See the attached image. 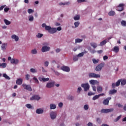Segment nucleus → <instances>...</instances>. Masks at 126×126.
Segmentation results:
<instances>
[{
  "label": "nucleus",
  "instance_id": "nucleus-16",
  "mask_svg": "<svg viewBox=\"0 0 126 126\" xmlns=\"http://www.w3.org/2000/svg\"><path fill=\"white\" fill-rule=\"evenodd\" d=\"M90 83L92 84V85H95V84H99V82L97 80H91L90 81Z\"/></svg>",
  "mask_w": 126,
  "mask_h": 126
},
{
  "label": "nucleus",
  "instance_id": "nucleus-18",
  "mask_svg": "<svg viewBox=\"0 0 126 126\" xmlns=\"http://www.w3.org/2000/svg\"><path fill=\"white\" fill-rule=\"evenodd\" d=\"M96 89L98 93H101L103 91V88L101 86H97Z\"/></svg>",
  "mask_w": 126,
  "mask_h": 126
},
{
  "label": "nucleus",
  "instance_id": "nucleus-64",
  "mask_svg": "<svg viewBox=\"0 0 126 126\" xmlns=\"http://www.w3.org/2000/svg\"><path fill=\"white\" fill-rule=\"evenodd\" d=\"M88 126H93V124L91 122H89L88 124Z\"/></svg>",
  "mask_w": 126,
  "mask_h": 126
},
{
  "label": "nucleus",
  "instance_id": "nucleus-34",
  "mask_svg": "<svg viewBox=\"0 0 126 126\" xmlns=\"http://www.w3.org/2000/svg\"><path fill=\"white\" fill-rule=\"evenodd\" d=\"M106 43H107V41L103 40L100 42L99 46H104V45H105V44H106Z\"/></svg>",
  "mask_w": 126,
  "mask_h": 126
},
{
  "label": "nucleus",
  "instance_id": "nucleus-20",
  "mask_svg": "<svg viewBox=\"0 0 126 126\" xmlns=\"http://www.w3.org/2000/svg\"><path fill=\"white\" fill-rule=\"evenodd\" d=\"M91 47H93L94 49H95V48H97L98 47V44L95 42H93L91 43Z\"/></svg>",
  "mask_w": 126,
  "mask_h": 126
},
{
  "label": "nucleus",
  "instance_id": "nucleus-12",
  "mask_svg": "<svg viewBox=\"0 0 126 126\" xmlns=\"http://www.w3.org/2000/svg\"><path fill=\"white\" fill-rule=\"evenodd\" d=\"M30 100L32 101L33 100H37V101H39V100H40V96L38 95H34L30 98Z\"/></svg>",
  "mask_w": 126,
  "mask_h": 126
},
{
  "label": "nucleus",
  "instance_id": "nucleus-31",
  "mask_svg": "<svg viewBox=\"0 0 126 126\" xmlns=\"http://www.w3.org/2000/svg\"><path fill=\"white\" fill-rule=\"evenodd\" d=\"M121 81H122V80L120 79L115 83L116 86L117 87H118V86H120V84H121Z\"/></svg>",
  "mask_w": 126,
  "mask_h": 126
},
{
  "label": "nucleus",
  "instance_id": "nucleus-49",
  "mask_svg": "<svg viewBox=\"0 0 126 126\" xmlns=\"http://www.w3.org/2000/svg\"><path fill=\"white\" fill-rule=\"evenodd\" d=\"M50 80V79L49 78H43V82H46L47 81H49Z\"/></svg>",
  "mask_w": 126,
  "mask_h": 126
},
{
  "label": "nucleus",
  "instance_id": "nucleus-2",
  "mask_svg": "<svg viewBox=\"0 0 126 126\" xmlns=\"http://www.w3.org/2000/svg\"><path fill=\"white\" fill-rule=\"evenodd\" d=\"M105 66L104 63H101L97 65L95 67V71H101L103 67Z\"/></svg>",
  "mask_w": 126,
  "mask_h": 126
},
{
  "label": "nucleus",
  "instance_id": "nucleus-19",
  "mask_svg": "<svg viewBox=\"0 0 126 126\" xmlns=\"http://www.w3.org/2000/svg\"><path fill=\"white\" fill-rule=\"evenodd\" d=\"M109 93L110 94V95H113V94L117 93V90L115 89L111 90L109 91Z\"/></svg>",
  "mask_w": 126,
  "mask_h": 126
},
{
  "label": "nucleus",
  "instance_id": "nucleus-48",
  "mask_svg": "<svg viewBox=\"0 0 126 126\" xmlns=\"http://www.w3.org/2000/svg\"><path fill=\"white\" fill-rule=\"evenodd\" d=\"M29 20V21H33L34 20V17L33 16H30Z\"/></svg>",
  "mask_w": 126,
  "mask_h": 126
},
{
  "label": "nucleus",
  "instance_id": "nucleus-1",
  "mask_svg": "<svg viewBox=\"0 0 126 126\" xmlns=\"http://www.w3.org/2000/svg\"><path fill=\"white\" fill-rule=\"evenodd\" d=\"M43 47H42V48L41 49V51L43 53H45V52H48L50 51V47H48L47 46H49V43L48 42H44L42 44Z\"/></svg>",
  "mask_w": 126,
  "mask_h": 126
},
{
  "label": "nucleus",
  "instance_id": "nucleus-5",
  "mask_svg": "<svg viewBox=\"0 0 126 126\" xmlns=\"http://www.w3.org/2000/svg\"><path fill=\"white\" fill-rule=\"evenodd\" d=\"M81 87L84 88V91H87L88 90H89V88H90V86H89L88 83L82 84Z\"/></svg>",
  "mask_w": 126,
  "mask_h": 126
},
{
  "label": "nucleus",
  "instance_id": "nucleus-62",
  "mask_svg": "<svg viewBox=\"0 0 126 126\" xmlns=\"http://www.w3.org/2000/svg\"><path fill=\"white\" fill-rule=\"evenodd\" d=\"M97 54H102L103 53V50H98L97 51Z\"/></svg>",
  "mask_w": 126,
  "mask_h": 126
},
{
  "label": "nucleus",
  "instance_id": "nucleus-15",
  "mask_svg": "<svg viewBox=\"0 0 126 126\" xmlns=\"http://www.w3.org/2000/svg\"><path fill=\"white\" fill-rule=\"evenodd\" d=\"M11 38L13 40H15L16 42H17L19 40V37L15 34L12 35Z\"/></svg>",
  "mask_w": 126,
  "mask_h": 126
},
{
  "label": "nucleus",
  "instance_id": "nucleus-51",
  "mask_svg": "<svg viewBox=\"0 0 126 126\" xmlns=\"http://www.w3.org/2000/svg\"><path fill=\"white\" fill-rule=\"evenodd\" d=\"M74 25L75 27H78V26H79V22H75L74 23Z\"/></svg>",
  "mask_w": 126,
  "mask_h": 126
},
{
  "label": "nucleus",
  "instance_id": "nucleus-7",
  "mask_svg": "<svg viewBox=\"0 0 126 126\" xmlns=\"http://www.w3.org/2000/svg\"><path fill=\"white\" fill-rule=\"evenodd\" d=\"M55 84H56V83L55 82V81H52V82H49L46 84V88H52V87H54V86H55Z\"/></svg>",
  "mask_w": 126,
  "mask_h": 126
},
{
  "label": "nucleus",
  "instance_id": "nucleus-59",
  "mask_svg": "<svg viewBox=\"0 0 126 126\" xmlns=\"http://www.w3.org/2000/svg\"><path fill=\"white\" fill-rule=\"evenodd\" d=\"M63 103L62 102H60L59 104V108H62V107H63Z\"/></svg>",
  "mask_w": 126,
  "mask_h": 126
},
{
  "label": "nucleus",
  "instance_id": "nucleus-11",
  "mask_svg": "<svg viewBox=\"0 0 126 126\" xmlns=\"http://www.w3.org/2000/svg\"><path fill=\"white\" fill-rule=\"evenodd\" d=\"M50 117L52 120H55L57 118V112H52L50 113Z\"/></svg>",
  "mask_w": 126,
  "mask_h": 126
},
{
  "label": "nucleus",
  "instance_id": "nucleus-17",
  "mask_svg": "<svg viewBox=\"0 0 126 126\" xmlns=\"http://www.w3.org/2000/svg\"><path fill=\"white\" fill-rule=\"evenodd\" d=\"M23 80H22V79H18L16 81V84L18 85H21V84H22V82H23Z\"/></svg>",
  "mask_w": 126,
  "mask_h": 126
},
{
  "label": "nucleus",
  "instance_id": "nucleus-41",
  "mask_svg": "<svg viewBox=\"0 0 126 126\" xmlns=\"http://www.w3.org/2000/svg\"><path fill=\"white\" fill-rule=\"evenodd\" d=\"M99 95H95L93 97V100H97L99 98Z\"/></svg>",
  "mask_w": 126,
  "mask_h": 126
},
{
  "label": "nucleus",
  "instance_id": "nucleus-25",
  "mask_svg": "<svg viewBox=\"0 0 126 126\" xmlns=\"http://www.w3.org/2000/svg\"><path fill=\"white\" fill-rule=\"evenodd\" d=\"M51 110H54L57 108V106L54 104H50V105Z\"/></svg>",
  "mask_w": 126,
  "mask_h": 126
},
{
  "label": "nucleus",
  "instance_id": "nucleus-26",
  "mask_svg": "<svg viewBox=\"0 0 126 126\" xmlns=\"http://www.w3.org/2000/svg\"><path fill=\"white\" fill-rule=\"evenodd\" d=\"M4 22L6 24V25H9L11 23L10 21H9L8 20L4 19Z\"/></svg>",
  "mask_w": 126,
  "mask_h": 126
},
{
  "label": "nucleus",
  "instance_id": "nucleus-3",
  "mask_svg": "<svg viewBox=\"0 0 126 126\" xmlns=\"http://www.w3.org/2000/svg\"><path fill=\"white\" fill-rule=\"evenodd\" d=\"M89 76L91 78H100L101 77V75H100V74H97L95 73H90Z\"/></svg>",
  "mask_w": 126,
  "mask_h": 126
},
{
  "label": "nucleus",
  "instance_id": "nucleus-46",
  "mask_svg": "<svg viewBox=\"0 0 126 126\" xmlns=\"http://www.w3.org/2000/svg\"><path fill=\"white\" fill-rule=\"evenodd\" d=\"M30 79V75L27 74L26 75V80H29Z\"/></svg>",
  "mask_w": 126,
  "mask_h": 126
},
{
  "label": "nucleus",
  "instance_id": "nucleus-35",
  "mask_svg": "<svg viewBox=\"0 0 126 126\" xmlns=\"http://www.w3.org/2000/svg\"><path fill=\"white\" fill-rule=\"evenodd\" d=\"M30 71L32 73H36V72H37V70L35 69L34 68H31Z\"/></svg>",
  "mask_w": 126,
  "mask_h": 126
},
{
  "label": "nucleus",
  "instance_id": "nucleus-30",
  "mask_svg": "<svg viewBox=\"0 0 126 126\" xmlns=\"http://www.w3.org/2000/svg\"><path fill=\"white\" fill-rule=\"evenodd\" d=\"M126 85V80L125 79L122 80L121 83V85L122 86H124V85Z\"/></svg>",
  "mask_w": 126,
  "mask_h": 126
},
{
  "label": "nucleus",
  "instance_id": "nucleus-29",
  "mask_svg": "<svg viewBox=\"0 0 126 126\" xmlns=\"http://www.w3.org/2000/svg\"><path fill=\"white\" fill-rule=\"evenodd\" d=\"M33 80H34V83H36V84H39V80H38V79H37V78L34 77L33 78Z\"/></svg>",
  "mask_w": 126,
  "mask_h": 126
},
{
  "label": "nucleus",
  "instance_id": "nucleus-58",
  "mask_svg": "<svg viewBox=\"0 0 126 126\" xmlns=\"http://www.w3.org/2000/svg\"><path fill=\"white\" fill-rule=\"evenodd\" d=\"M116 84L115 83H112V87L114 89V88H116Z\"/></svg>",
  "mask_w": 126,
  "mask_h": 126
},
{
  "label": "nucleus",
  "instance_id": "nucleus-42",
  "mask_svg": "<svg viewBox=\"0 0 126 126\" xmlns=\"http://www.w3.org/2000/svg\"><path fill=\"white\" fill-rule=\"evenodd\" d=\"M84 110H85V111H87V110L89 109V106H88V105L86 104L84 106Z\"/></svg>",
  "mask_w": 126,
  "mask_h": 126
},
{
  "label": "nucleus",
  "instance_id": "nucleus-10",
  "mask_svg": "<svg viewBox=\"0 0 126 126\" xmlns=\"http://www.w3.org/2000/svg\"><path fill=\"white\" fill-rule=\"evenodd\" d=\"M111 99H112V97H109L107 98L106 99H104L103 101V105H109V102L110 100H111Z\"/></svg>",
  "mask_w": 126,
  "mask_h": 126
},
{
  "label": "nucleus",
  "instance_id": "nucleus-45",
  "mask_svg": "<svg viewBox=\"0 0 126 126\" xmlns=\"http://www.w3.org/2000/svg\"><path fill=\"white\" fill-rule=\"evenodd\" d=\"M80 18V16H79V15H77L74 17V20H79Z\"/></svg>",
  "mask_w": 126,
  "mask_h": 126
},
{
  "label": "nucleus",
  "instance_id": "nucleus-61",
  "mask_svg": "<svg viewBox=\"0 0 126 126\" xmlns=\"http://www.w3.org/2000/svg\"><path fill=\"white\" fill-rule=\"evenodd\" d=\"M68 98L69 100H72L73 99V96H69L68 97Z\"/></svg>",
  "mask_w": 126,
  "mask_h": 126
},
{
  "label": "nucleus",
  "instance_id": "nucleus-9",
  "mask_svg": "<svg viewBox=\"0 0 126 126\" xmlns=\"http://www.w3.org/2000/svg\"><path fill=\"white\" fill-rule=\"evenodd\" d=\"M61 69L62 70H63V71H66V72H69V71H70V68L67 66H63L61 67Z\"/></svg>",
  "mask_w": 126,
  "mask_h": 126
},
{
  "label": "nucleus",
  "instance_id": "nucleus-33",
  "mask_svg": "<svg viewBox=\"0 0 126 126\" xmlns=\"http://www.w3.org/2000/svg\"><path fill=\"white\" fill-rule=\"evenodd\" d=\"M31 54H32L33 55H35V54H37V50H36V49H32L31 51Z\"/></svg>",
  "mask_w": 126,
  "mask_h": 126
},
{
  "label": "nucleus",
  "instance_id": "nucleus-52",
  "mask_svg": "<svg viewBox=\"0 0 126 126\" xmlns=\"http://www.w3.org/2000/svg\"><path fill=\"white\" fill-rule=\"evenodd\" d=\"M85 1H86L85 0H77V2L79 3H81V2H85Z\"/></svg>",
  "mask_w": 126,
  "mask_h": 126
},
{
  "label": "nucleus",
  "instance_id": "nucleus-57",
  "mask_svg": "<svg viewBox=\"0 0 126 126\" xmlns=\"http://www.w3.org/2000/svg\"><path fill=\"white\" fill-rule=\"evenodd\" d=\"M92 87L93 88V90L94 91H96V86H94V85H92Z\"/></svg>",
  "mask_w": 126,
  "mask_h": 126
},
{
  "label": "nucleus",
  "instance_id": "nucleus-23",
  "mask_svg": "<svg viewBox=\"0 0 126 126\" xmlns=\"http://www.w3.org/2000/svg\"><path fill=\"white\" fill-rule=\"evenodd\" d=\"M3 77H4V78H5V79H7V80H10V77H9V76H8L5 73L3 74Z\"/></svg>",
  "mask_w": 126,
  "mask_h": 126
},
{
  "label": "nucleus",
  "instance_id": "nucleus-13",
  "mask_svg": "<svg viewBox=\"0 0 126 126\" xmlns=\"http://www.w3.org/2000/svg\"><path fill=\"white\" fill-rule=\"evenodd\" d=\"M48 32L50 33V34H55V33L57 32V28H51Z\"/></svg>",
  "mask_w": 126,
  "mask_h": 126
},
{
  "label": "nucleus",
  "instance_id": "nucleus-54",
  "mask_svg": "<svg viewBox=\"0 0 126 126\" xmlns=\"http://www.w3.org/2000/svg\"><path fill=\"white\" fill-rule=\"evenodd\" d=\"M49 65V62L48 61H46L45 63H44V66L47 67V66H48Z\"/></svg>",
  "mask_w": 126,
  "mask_h": 126
},
{
  "label": "nucleus",
  "instance_id": "nucleus-21",
  "mask_svg": "<svg viewBox=\"0 0 126 126\" xmlns=\"http://www.w3.org/2000/svg\"><path fill=\"white\" fill-rule=\"evenodd\" d=\"M36 114H43V109L41 108H38L36 110Z\"/></svg>",
  "mask_w": 126,
  "mask_h": 126
},
{
  "label": "nucleus",
  "instance_id": "nucleus-47",
  "mask_svg": "<svg viewBox=\"0 0 126 126\" xmlns=\"http://www.w3.org/2000/svg\"><path fill=\"white\" fill-rule=\"evenodd\" d=\"M36 37L37 38H42V37H43V34H42V33H38L36 35Z\"/></svg>",
  "mask_w": 126,
  "mask_h": 126
},
{
  "label": "nucleus",
  "instance_id": "nucleus-28",
  "mask_svg": "<svg viewBox=\"0 0 126 126\" xmlns=\"http://www.w3.org/2000/svg\"><path fill=\"white\" fill-rule=\"evenodd\" d=\"M26 107H27L28 109H34V107H33L30 104H27L26 105Z\"/></svg>",
  "mask_w": 126,
  "mask_h": 126
},
{
  "label": "nucleus",
  "instance_id": "nucleus-43",
  "mask_svg": "<svg viewBox=\"0 0 126 126\" xmlns=\"http://www.w3.org/2000/svg\"><path fill=\"white\" fill-rule=\"evenodd\" d=\"M5 47H6V44L3 43L1 45L2 50H5Z\"/></svg>",
  "mask_w": 126,
  "mask_h": 126
},
{
  "label": "nucleus",
  "instance_id": "nucleus-38",
  "mask_svg": "<svg viewBox=\"0 0 126 126\" xmlns=\"http://www.w3.org/2000/svg\"><path fill=\"white\" fill-rule=\"evenodd\" d=\"M121 25H122V26H124V27H126V21H121Z\"/></svg>",
  "mask_w": 126,
  "mask_h": 126
},
{
  "label": "nucleus",
  "instance_id": "nucleus-37",
  "mask_svg": "<svg viewBox=\"0 0 126 126\" xmlns=\"http://www.w3.org/2000/svg\"><path fill=\"white\" fill-rule=\"evenodd\" d=\"M122 118V115H120L118 116L116 119H114V121L116 123L117 122H118V121Z\"/></svg>",
  "mask_w": 126,
  "mask_h": 126
},
{
  "label": "nucleus",
  "instance_id": "nucleus-36",
  "mask_svg": "<svg viewBox=\"0 0 126 126\" xmlns=\"http://www.w3.org/2000/svg\"><path fill=\"white\" fill-rule=\"evenodd\" d=\"M93 62L94 64H96L99 63V60L93 59Z\"/></svg>",
  "mask_w": 126,
  "mask_h": 126
},
{
  "label": "nucleus",
  "instance_id": "nucleus-32",
  "mask_svg": "<svg viewBox=\"0 0 126 126\" xmlns=\"http://www.w3.org/2000/svg\"><path fill=\"white\" fill-rule=\"evenodd\" d=\"M52 28V27H51L49 26H46L45 27V30H46V31H48V32L50 31V30H51V29Z\"/></svg>",
  "mask_w": 126,
  "mask_h": 126
},
{
  "label": "nucleus",
  "instance_id": "nucleus-56",
  "mask_svg": "<svg viewBox=\"0 0 126 126\" xmlns=\"http://www.w3.org/2000/svg\"><path fill=\"white\" fill-rule=\"evenodd\" d=\"M65 4H67V3H63V2L59 3V5H65Z\"/></svg>",
  "mask_w": 126,
  "mask_h": 126
},
{
  "label": "nucleus",
  "instance_id": "nucleus-6",
  "mask_svg": "<svg viewBox=\"0 0 126 126\" xmlns=\"http://www.w3.org/2000/svg\"><path fill=\"white\" fill-rule=\"evenodd\" d=\"M22 86L25 89H26V90H28V91H32V88H31V86L23 84L22 85Z\"/></svg>",
  "mask_w": 126,
  "mask_h": 126
},
{
  "label": "nucleus",
  "instance_id": "nucleus-44",
  "mask_svg": "<svg viewBox=\"0 0 126 126\" xmlns=\"http://www.w3.org/2000/svg\"><path fill=\"white\" fill-rule=\"evenodd\" d=\"M28 12L29 13V14H31V13H32V12H34V10H32V9H29L28 10Z\"/></svg>",
  "mask_w": 126,
  "mask_h": 126
},
{
  "label": "nucleus",
  "instance_id": "nucleus-53",
  "mask_svg": "<svg viewBox=\"0 0 126 126\" xmlns=\"http://www.w3.org/2000/svg\"><path fill=\"white\" fill-rule=\"evenodd\" d=\"M9 10V7H5L4 8V11L5 12H7Z\"/></svg>",
  "mask_w": 126,
  "mask_h": 126
},
{
  "label": "nucleus",
  "instance_id": "nucleus-14",
  "mask_svg": "<svg viewBox=\"0 0 126 126\" xmlns=\"http://www.w3.org/2000/svg\"><path fill=\"white\" fill-rule=\"evenodd\" d=\"M11 63H14L15 64H17L19 63V60L15 59H12L10 61Z\"/></svg>",
  "mask_w": 126,
  "mask_h": 126
},
{
  "label": "nucleus",
  "instance_id": "nucleus-55",
  "mask_svg": "<svg viewBox=\"0 0 126 126\" xmlns=\"http://www.w3.org/2000/svg\"><path fill=\"white\" fill-rule=\"evenodd\" d=\"M95 94L92 93V92H89L88 94V96H92V95H94Z\"/></svg>",
  "mask_w": 126,
  "mask_h": 126
},
{
  "label": "nucleus",
  "instance_id": "nucleus-27",
  "mask_svg": "<svg viewBox=\"0 0 126 126\" xmlns=\"http://www.w3.org/2000/svg\"><path fill=\"white\" fill-rule=\"evenodd\" d=\"M82 41H83V39L76 38L75 39V43L76 44V43H81Z\"/></svg>",
  "mask_w": 126,
  "mask_h": 126
},
{
  "label": "nucleus",
  "instance_id": "nucleus-4",
  "mask_svg": "<svg viewBox=\"0 0 126 126\" xmlns=\"http://www.w3.org/2000/svg\"><path fill=\"white\" fill-rule=\"evenodd\" d=\"M114 111V108L111 109H102L101 110V113H104L105 114H107L108 113H111V112Z\"/></svg>",
  "mask_w": 126,
  "mask_h": 126
},
{
  "label": "nucleus",
  "instance_id": "nucleus-24",
  "mask_svg": "<svg viewBox=\"0 0 126 126\" xmlns=\"http://www.w3.org/2000/svg\"><path fill=\"white\" fill-rule=\"evenodd\" d=\"M116 14V12H115V11H111L108 13V15L110 16H114V15H115Z\"/></svg>",
  "mask_w": 126,
  "mask_h": 126
},
{
  "label": "nucleus",
  "instance_id": "nucleus-22",
  "mask_svg": "<svg viewBox=\"0 0 126 126\" xmlns=\"http://www.w3.org/2000/svg\"><path fill=\"white\" fill-rule=\"evenodd\" d=\"M119 48L118 46H115L113 48V51L115 53H119Z\"/></svg>",
  "mask_w": 126,
  "mask_h": 126
},
{
  "label": "nucleus",
  "instance_id": "nucleus-39",
  "mask_svg": "<svg viewBox=\"0 0 126 126\" xmlns=\"http://www.w3.org/2000/svg\"><path fill=\"white\" fill-rule=\"evenodd\" d=\"M6 63H1V67H2V68H5V67H6Z\"/></svg>",
  "mask_w": 126,
  "mask_h": 126
},
{
  "label": "nucleus",
  "instance_id": "nucleus-60",
  "mask_svg": "<svg viewBox=\"0 0 126 126\" xmlns=\"http://www.w3.org/2000/svg\"><path fill=\"white\" fill-rule=\"evenodd\" d=\"M61 52V49L58 48L56 50V53H60Z\"/></svg>",
  "mask_w": 126,
  "mask_h": 126
},
{
  "label": "nucleus",
  "instance_id": "nucleus-40",
  "mask_svg": "<svg viewBox=\"0 0 126 126\" xmlns=\"http://www.w3.org/2000/svg\"><path fill=\"white\" fill-rule=\"evenodd\" d=\"M84 54L85 53L84 52H82L81 53H79L77 56L78 58H81V57H83V56H84Z\"/></svg>",
  "mask_w": 126,
  "mask_h": 126
},
{
  "label": "nucleus",
  "instance_id": "nucleus-50",
  "mask_svg": "<svg viewBox=\"0 0 126 126\" xmlns=\"http://www.w3.org/2000/svg\"><path fill=\"white\" fill-rule=\"evenodd\" d=\"M73 61L74 62H76V61H78V56H74L73 57Z\"/></svg>",
  "mask_w": 126,
  "mask_h": 126
},
{
  "label": "nucleus",
  "instance_id": "nucleus-63",
  "mask_svg": "<svg viewBox=\"0 0 126 126\" xmlns=\"http://www.w3.org/2000/svg\"><path fill=\"white\" fill-rule=\"evenodd\" d=\"M4 7H5V6L4 5H2L1 7H0V10H2Z\"/></svg>",
  "mask_w": 126,
  "mask_h": 126
},
{
  "label": "nucleus",
  "instance_id": "nucleus-8",
  "mask_svg": "<svg viewBox=\"0 0 126 126\" xmlns=\"http://www.w3.org/2000/svg\"><path fill=\"white\" fill-rule=\"evenodd\" d=\"M124 6H125V4L121 3L119 5L116 9L118 11H123L124 9Z\"/></svg>",
  "mask_w": 126,
  "mask_h": 126
}]
</instances>
